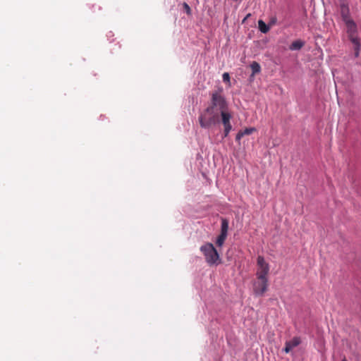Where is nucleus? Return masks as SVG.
Listing matches in <instances>:
<instances>
[{"mask_svg": "<svg viewBox=\"0 0 361 361\" xmlns=\"http://www.w3.org/2000/svg\"><path fill=\"white\" fill-rule=\"evenodd\" d=\"M208 107L219 114L228 109V102L223 95V88H219L211 93V100Z\"/></svg>", "mask_w": 361, "mask_h": 361, "instance_id": "1", "label": "nucleus"}, {"mask_svg": "<svg viewBox=\"0 0 361 361\" xmlns=\"http://www.w3.org/2000/svg\"><path fill=\"white\" fill-rule=\"evenodd\" d=\"M219 112H216L208 106L199 116L200 125L203 128H209L219 123Z\"/></svg>", "mask_w": 361, "mask_h": 361, "instance_id": "2", "label": "nucleus"}, {"mask_svg": "<svg viewBox=\"0 0 361 361\" xmlns=\"http://www.w3.org/2000/svg\"><path fill=\"white\" fill-rule=\"evenodd\" d=\"M200 251L204 255L205 261L209 265H217L221 263L220 256L213 244L210 243H205L200 247Z\"/></svg>", "mask_w": 361, "mask_h": 361, "instance_id": "3", "label": "nucleus"}, {"mask_svg": "<svg viewBox=\"0 0 361 361\" xmlns=\"http://www.w3.org/2000/svg\"><path fill=\"white\" fill-rule=\"evenodd\" d=\"M257 271L256 273L257 279H268L267 276L269 272V265L266 262L264 258L262 256H258L257 257Z\"/></svg>", "mask_w": 361, "mask_h": 361, "instance_id": "4", "label": "nucleus"}, {"mask_svg": "<svg viewBox=\"0 0 361 361\" xmlns=\"http://www.w3.org/2000/svg\"><path fill=\"white\" fill-rule=\"evenodd\" d=\"M220 116L221 117V122L224 127V137H226L232 129V126L231 124V118L232 116L228 109L220 113Z\"/></svg>", "mask_w": 361, "mask_h": 361, "instance_id": "5", "label": "nucleus"}, {"mask_svg": "<svg viewBox=\"0 0 361 361\" xmlns=\"http://www.w3.org/2000/svg\"><path fill=\"white\" fill-rule=\"evenodd\" d=\"M268 279H257L253 283V291L256 295H263L267 290Z\"/></svg>", "mask_w": 361, "mask_h": 361, "instance_id": "6", "label": "nucleus"}, {"mask_svg": "<svg viewBox=\"0 0 361 361\" xmlns=\"http://www.w3.org/2000/svg\"><path fill=\"white\" fill-rule=\"evenodd\" d=\"M344 22L346 25L348 33L349 35L350 40L352 41V42L354 44H355L356 46L358 47L359 46L358 39L354 37V35L357 31V26H356L355 23L351 19H348L347 20H345Z\"/></svg>", "mask_w": 361, "mask_h": 361, "instance_id": "7", "label": "nucleus"}, {"mask_svg": "<svg viewBox=\"0 0 361 361\" xmlns=\"http://www.w3.org/2000/svg\"><path fill=\"white\" fill-rule=\"evenodd\" d=\"M341 15L343 21L350 19L349 8L345 3L341 4Z\"/></svg>", "mask_w": 361, "mask_h": 361, "instance_id": "8", "label": "nucleus"}, {"mask_svg": "<svg viewBox=\"0 0 361 361\" xmlns=\"http://www.w3.org/2000/svg\"><path fill=\"white\" fill-rule=\"evenodd\" d=\"M304 45H305V42H303L300 39H298L291 43V44L289 47V49L293 51V50H300V49H302Z\"/></svg>", "mask_w": 361, "mask_h": 361, "instance_id": "9", "label": "nucleus"}, {"mask_svg": "<svg viewBox=\"0 0 361 361\" xmlns=\"http://www.w3.org/2000/svg\"><path fill=\"white\" fill-rule=\"evenodd\" d=\"M228 230V221L226 219H221V233L227 235Z\"/></svg>", "mask_w": 361, "mask_h": 361, "instance_id": "10", "label": "nucleus"}, {"mask_svg": "<svg viewBox=\"0 0 361 361\" xmlns=\"http://www.w3.org/2000/svg\"><path fill=\"white\" fill-rule=\"evenodd\" d=\"M259 29L262 33H267L269 30V26L267 25L264 21L259 20L258 21Z\"/></svg>", "mask_w": 361, "mask_h": 361, "instance_id": "11", "label": "nucleus"}, {"mask_svg": "<svg viewBox=\"0 0 361 361\" xmlns=\"http://www.w3.org/2000/svg\"><path fill=\"white\" fill-rule=\"evenodd\" d=\"M286 343L290 345V348H294L297 347L300 343V338L299 337H294L289 341H287Z\"/></svg>", "mask_w": 361, "mask_h": 361, "instance_id": "12", "label": "nucleus"}, {"mask_svg": "<svg viewBox=\"0 0 361 361\" xmlns=\"http://www.w3.org/2000/svg\"><path fill=\"white\" fill-rule=\"evenodd\" d=\"M226 237H227V235L220 233V235L218 236L216 241V245L219 247H221L223 245V244L224 243V241L226 240Z\"/></svg>", "mask_w": 361, "mask_h": 361, "instance_id": "13", "label": "nucleus"}, {"mask_svg": "<svg viewBox=\"0 0 361 361\" xmlns=\"http://www.w3.org/2000/svg\"><path fill=\"white\" fill-rule=\"evenodd\" d=\"M250 67H251L253 74H256V73H258L260 72L261 68H260L259 64L257 62H256V61L252 62V64L250 65Z\"/></svg>", "mask_w": 361, "mask_h": 361, "instance_id": "14", "label": "nucleus"}, {"mask_svg": "<svg viewBox=\"0 0 361 361\" xmlns=\"http://www.w3.org/2000/svg\"><path fill=\"white\" fill-rule=\"evenodd\" d=\"M256 129L255 128H245L244 130H241L243 133V135H247L252 134L253 132H255Z\"/></svg>", "mask_w": 361, "mask_h": 361, "instance_id": "15", "label": "nucleus"}, {"mask_svg": "<svg viewBox=\"0 0 361 361\" xmlns=\"http://www.w3.org/2000/svg\"><path fill=\"white\" fill-rule=\"evenodd\" d=\"M223 81L228 83V86H231L230 75L228 73H224L222 75Z\"/></svg>", "mask_w": 361, "mask_h": 361, "instance_id": "16", "label": "nucleus"}, {"mask_svg": "<svg viewBox=\"0 0 361 361\" xmlns=\"http://www.w3.org/2000/svg\"><path fill=\"white\" fill-rule=\"evenodd\" d=\"M183 8L188 15L191 14V8L187 3H183Z\"/></svg>", "mask_w": 361, "mask_h": 361, "instance_id": "17", "label": "nucleus"}, {"mask_svg": "<svg viewBox=\"0 0 361 361\" xmlns=\"http://www.w3.org/2000/svg\"><path fill=\"white\" fill-rule=\"evenodd\" d=\"M243 132L240 130L238 133V134L236 135V137H235V140L237 141H239L243 137Z\"/></svg>", "mask_w": 361, "mask_h": 361, "instance_id": "18", "label": "nucleus"}, {"mask_svg": "<svg viewBox=\"0 0 361 361\" xmlns=\"http://www.w3.org/2000/svg\"><path fill=\"white\" fill-rule=\"evenodd\" d=\"M291 350H292V348H290V345H288L286 343V345H285V348H284V351H285L286 353H288Z\"/></svg>", "mask_w": 361, "mask_h": 361, "instance_id": "19", "label": "nucleus"}, {"mask_svg": "<svg viewBox=\"0 0 361 361\" xmlns=\"http://www.w3.org/2000/svg\"><path fill=\"white\" fill-rule=\"evenodd\" d=\"M276 23V17H274V18H271L270 19L269 25H274Z\"/></svg>", "mask_w": 361, "mask_h": 361, "instance_id": "20", "label": "nucleus"}, {"mask_svg": "<svg viewBox=\"0 0 361 361\" xmlns=\"http://www.w3.org/2000/svg\"><path fill=\"white\" fill-rule=\"evenodd\" d=\"M342 361H348V360H346V358H345V357H343V359L342 360Z\"/></svg>", "mask_w": 361, "mask_h": 361, "instance_id": "21", "label": "nucleus"}]
</instances>
